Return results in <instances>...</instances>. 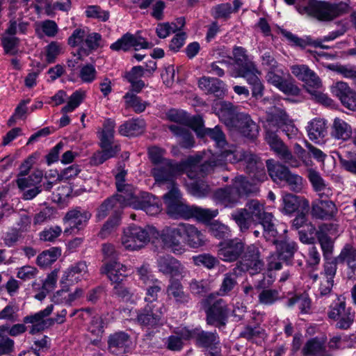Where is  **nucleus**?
<instances>
[{
  "label": "nucleus",
  "mask_w": 356,
  "mask_h": 356,
  "mask_svg": "<svg viewBox=\"0 0 356 356\" xmlns=\"http://www.w3.org/2000/svg\"><path fill=\"white\" fill-rule=\"evenodd\" d=\"M266 179L264 161L257 155L246 152V196L258 193L260 184Z\"/></svg>",
  "instance_id": "obj_7"
},
{
  "label": "nucleus",
  "mask_w": 356,
  "mask_h": 356,
  "mask_svg": "<svg viewBox=\"0 0 356 356\" xmlns=\"http://www.w3.org/2000/svg\"><path fill=\"white\" fill-rule=\"evenodd\" d=\"M53 310L54 305H49L43 310L26 316L23 318V322L26 324H31L29 332L34 334L50 327L51 320H48V316Z\"/></svg>",
  "instance_id": "obj_17"
},
{
  "label": "nucleus",
  "mask_w": 356,
  "mask_h": 356,
  "mask_svg": "<svg viewBox=\"0 0 356 356\" xmlns=\"http://www.w3.org/2000/svg\"><path fill=\"white\" fill-rule=\"evenodd\" d=\"M167 212L174 218H196L199 221L206 222L211 220L218 214V209H203L197 206H190L182 201L181 194L177 186L172 188L163 195Z\"/></svg>",
  "instance_id": "obj_2"
},
{
  "label": "nucleus",
  "mask_w": 356,
  "mask_h": 356,
  "mask_svg": "<svg viewBox=\"0 0 356 356\" xmlns=\"http://www.w3.org/2000/svg\"><path fill=\"white\" fill-rule=\"evenodd\" d=\"M165 307L163 303L146 304L137 312L136 321L142 327L154 329L162 326L165 323L163 317Z\"/></svg>",
  "instance_id": "obj_10"
},
{
  "label": "nucleus",
  "mask_w": 356,
  "mask_h": 356,
  "mask_svg": "<svg viewBox=\"0 0 356 356\" xmlns=\"http://www.w3.org/2000/svg\"><path fill=\"white\" fill-rule=\"evenodd\" d=\"M199 88L207 94H212L217 97H222L225 94V83L213 77L203 76L198 81Z\"/></svg>",
  "instance_id": "obj_31"
},
{
  "label": "nucleus",
  "mask_w": 356,
  "mask_h": 356,
  "mask_svg": "<svg viewBox=\"0 0 356 356\" xmlns=\"http://www.w3.org/2000/svg\"><path fill=\"white\" fill-rule=\"evenodd\" d=\"M154 46L152 42H149L141 36L140 32L137 31L135 34L127 33L124 34L116 42L111 44L110 48L113 51H129L134 48L136 51L143 49H150Z\"/></svg>",
  "instance_id": "obj_14"
},
{
  "label": "nucleus",
  "mask_w": 356,
  "mask_h": 356,
  "mask_svg": "<svg viewBox=\"0 0 356 356\" xmlns=\"http://www.w3.org/2000/svg\"><path fill=\"white\" fill-rule=\"evenodd\" d=\"M83 294V290L76 289L73 293H68L65 290L58 291L53 296V302L56 304L65 303L70 305L72 302L80 298Z\"/></svg>",
  "instance_id": "obj_52"
},
{
  "label": "nucleus",
  "mask_w": 356,
  "mask_h": 356,
  "mask_svg": "<svg viewBox=\"0 0 356 356\" xmlns=\"http://www.w3.org/2000/svg\"><path fill=\"white\" fill-rule=\"evenodd\" d=\"M200 156H189L180 162L167 159L163 163L153 168L151 174L157 183L168 182L170 189L172 185L177 186L174 179L179 175L186 173L188 178L193 179L204 176L212 170L214 166L213 162L205 161L200 165Z\"/></svg>",
  "instance_id": "obj_1"
},
{
  "label": "nucleus",
  "mask_w": 356,
  "mask_h": 356,
  "mask_svg": "<svg viewBox=\"0 0 356 356\" xmlns=\"http://www.w3.org/2000/svg\"><path fill=\"white\" fill-rule=\"evenodd\" d=\"M126 108H131L135 113H140L145 111L149 103L142 100L132 92H127L123 97Z\"/></svg>",
  "instance_id": "obj_47"
},
{
  "label": "nucleus",
  "mask_w": 356,
  "mask_h": 356,
  "mask_svg": "<svg viewBox=\"0 0 356 356\" xmlns=\"http://www.w3.org/2000/svg\"><path fill=\"white\" fill-rule=\"evenodd\" d=\"M316 236L321 244V247L325 260L330 259L333 250V243L330 237L323 232H317Z\"/></svg>",
  "instance_id": "obj_59"
},
{
  "label": "nucleus",
  "mask_w": 356,
  "mask_h": 356,
  "mask_svg": "<svg viewBox=\"0 0 356 356\" xmlns=\"http://www.w3.org/2000/svg\"><path fill=\"white\" fill-rule=\"evenodd\" d=\"M291 72L300 80L305 82H311L314 86L318 85L320 79L318 76L307 65H297L291 67Z\"/></svg>",
  "instance_id": "obj_44"
},
{
  "label": "nucleus",
  "mask_w": 356,
  "mask_h": 356,
  "mask_svg": "<svg viewBox=\"0 0 356 356\" xmlns=\"http://www.w3.org/2000/svg\"><path fill=\"white\" fill-rule=\"evenodd\" d=\"M145 123L138 119L126 121L119 127V133L124 136H136L143 132Z\"/></svg>",
  "instance_id": "obj_43"
},
{
  "label": "nucleus",
  "mask_w": 356,
  "mask_h": 356,
  "mask_svg": "<svg viewBox=\"0 0 356 356\" xmlns=\"http://www.w3.org/2000/svg\"><path fill=\"white\" fill-rule=\"evenodd\" d=\"M332 93L337 97L342 104L351 111H356V93L345 82L339 81L331 88Z\"/></svg>",
  "instance_id": "obj_22"
},
{
  "label": "nucleus",
  "mask_w": 356,
  "mask_h": 356,
  "mask_svg": "<svg viewBox=\"0 0 356 356\" xmlns=\"http://www.w3.org/2000/svg\"><path fill=\"white\" fill-rule=\"evenodd\" d=\"M85 92L82 90H76L69 97L67 104L63 107L61 111L63 113L72 112L83 102L85 98Z\"/></svg>",
  "instance_id": "obj_58"
},
{
  "label": "nucleus",
  "mask_w": 356,
  "mask_h": 356,
  "mask_svg": "<svg viewBox=\"0 0 356 356\" xmlns=\"http://www.w3.org/2000/svg\"><path fill=\"white\" fill-rule=\"evenodd\" d=\"M218 255L226 262L236 261L243 253L245 244L238 238L226 239L219 243Z\"/></svg>",
  "instance_id": "obj_15"
},
{
  "label": "nucleus",
  "mask_w": 356,
  "mask_h": 356,
  "mask_svg": "<svg viewBox=\"0 0 356 356\" xmlns=\"http://www.w3.org/2000/svg\"><path fill=\"white\" fill-rule=\"evenodd\" d=\"M337 260L340 264H346L349 279L356 280V248L350 244H346L337 257Z\"/></svg>",
  "instance_id": "obj_28"
},
{
  "label": "nucleus",
  "mask_w": 356,
  "mask_h": 356,
  "mask_svg": "<svg viewBox=\"0 0 356 356\" xmlns=\"http://www.w3.org/2000/svg\"><path fill=\"white\" fill-rule=\"evenodd\" d=\"M233 3V8L228 3H222L216 6L214 10V17L218 19H227L229 17L231 13L237 11L243 4V3L239 0H234Z\"/></svg>",
  "instance_id": "obj_55"
},
{
  "label": "nucleus",
  "mask_w": 356,
  "mask_h": 356,
  "mask_svg": "<svg viewBox=\"0 0 356 356\" xmlns=\"http://www.w3.org/2000/svg\"><path fill=\"white\" fill-rule=\"evenodd\" d=\"M309 202L296 195L286 193L282 195V213L286 215H291L293 213L308 211Z\"/></svg>",
  "instance_id": "obj_25"
},
{
  "label": "nucleus",
  "mask_w": 356,
  "mask_h": 356,
  "mask_svg": "<svg viewBox=\"0 0 356 356\" xmlns=\"http://www.w3.org/2000/svg\"><path fill=\"white\" fill-rule=\"evenodd\" d=\"M209 229L211 235L218 239L225 238L230 236L231 231L229 227L218 221L211 222Z\"/></svg>",
  "instance_id": "obj_62"
},
{
  "label": "nucleus",
  "mask_w": 356,
  "mask_h": 356,
  "mask_svg": "<svg viewBox=\"0 0 356 356\" xmlns=\"http://www.w3.org/2000/svg\"><path fill=\"white\" fill-rule=\"evenodd\" d=\"M281 32L282 34L288 40V41L294 46L305 48L307 45H312L315 47H320L323 49L329 48L328 46L322 44L323 42L334 40L343 33L340 31H335L330 32L327 35L324 36L321 39L314 40L309 37H307L306 38H299L286 30H282Z\"/></svg>",
  "instance_id": "obj_16"
},
{
  "label": "nucleus",
  "mask_w": 356,
  "mask_h": 356,
  "mask_svg": "<svg viewBox=\"0 0 356 356\" xmlns=\"http://www.w3.org/2000/svg\"><path fill=\"white\" fill-rule=\"evenodd\" d=\"M90 218L91 213L81 207H76L69 211L66 213L64 220L68 223L70 228L65 229L64 232L67 234L71 233L74 229L79 231L83 229Z\"/></svg>",
  "instance_id": "obj_18"
},
{
  "label": "nucleus",
  "mask_w": 356,
  "mask_h": 356,
  "mask_svg": "<svg viewBox=\"0 0 356 356\" xmlns=\"http://www.w3.org/2000/svg\"><path fill=\"white\" fill-rule=\"evenodd\" d=\"M42 177V172L41 170H35L28 177H18L16 180V183L19 189L25 190L29 188L41 185Z\"/></svg>",
  "instance_id": "obj_50"
},
{
  "label": "nucleus",
  "mask_w": 356,
  "mask_h": 356,
  "mask_svg": "<svg viewBox=\"0 0 356 356\" xmlns=\"http://www.w3.org/2000/svg\"><path fill=\"white\" fill-rule=\"evenodd\" d=\"M246 272L251 275L259 273L264 266V263L259 258V251L254 245L246 248Z\"/></svg>",
  "instance_id": "obj_36"
},
{
  "label": "nucleus",
  "mask_w": 356,
  "mask_h": 356,
  "mask_svg": "<svg viewBox=\"0 0 356 356\" xmlns=\"http://www.w3.org/2000/svg\"><path fill=\"white\" fill-rule=\"evenodd\" d=\"M97 74V72L93 65L86 64L80 68L79 77L82 82L90 83L96 79Z\"/></svg>",
  "instance_id": "obj_64"
},
{
  "label": "nucleus",
  "mask_w": 356,
  "mask_h": 356,
  "mask_svg": "<svg viewBox=\"0 0 356 356\" xmlns=\"http://www.w3.org/2000/svg\"><path fill=\"white\" fill-rule=\"evenodd\" d=\"M162 282L156 279L151 282V284L146 285L145 302L146 304L156 303L159 297V294L162 290Z\"/></svg>",
  "instance_id": "obj_56"
},
{
  "label": "nucleus",
  "mask_w": 356,
  "mask_h": 356,
  "mask_svg": "<svg viewBox=\"0 0 356 356\" xmlns=\"http://www.w3.org/2000/svg\"><path fill=\"white\" fill-rule=\"evenodd\" d=\"M88 271L85 261H79L70 266L63 273L61 282L72 284L80 281Z\"/></svg>",
  "instance_id": "obj_37"
},
{
  "label": "nucleus",
  "mask_w": 356,
  "mask_h": 356,
  "mask_svg": "<svg viewBox=\"0 0 356 356\" xmlns=\"http://www.w3.org/2000/svg\"><path fill=\"white\" fill-rule=\"evenodd\" d=\"M116 188L120 194H115L113 196H117L118 200L124 207L133 204L136 195H134V187L132 185L122 184V187H116Z\"/></svg>",
  "instance_id": "obj_53"
},
{
  "label": "nucleus",
  "mask_w": 356,
  "mask_h": 356,
  "mask_svg": "<svg viewBox=\"0 0 356 356\" xmlns=\"http://www.w3.org/2000/svg\"><path fill=\"white\" fill-rule=\"evenodd\" d=\"M215 109L219 118L231 129L241 133L245 129V115L238 111V107L227 102L216 104Z\"/></svg>",
  "instance_id": "obj_12"
},
{
  "label": "nucleus",
  "mask_w": 356,
  "mask_h": 356,
  "mask_svg": "<svg viewBox=\"0 0 356 356\" xmlns=\"http://www.w3.org/2000/svg\"><path fill=\"white\" fill-rule=\"evenodd\" d=\"M352 128L350 124L340 118H335L332 127L331 135L337 140H348L352 136Z\"/></svg>",
  "instance_id": "obj_42"
},
{
  "label": "nucleus",
  "mask_w": 356,
  "mask_h": 356,
  "mask_svg": "<svg viewBox=\"0 0 356 356\" xmlns=\"http://www.w3.org/2000/svg\"><path fill=\"white\" fill-rule=\"evenodd\" d=\"M129 335L124 332H117L108 337V348L115 355H121L126 352L129 346Z\"/></svg>",
  "instance_id": "obj_32"
},
{
  "label": "nucleus",
  "mask_w": 356,
  "mask_h": 356,
  "mask_svg": "<svg viewBox=\"0 0 356 356\" xmlns=\"http://www.w3.org/2000/svg\"><path fill=\"white\" fill-rule=\"evenodd\" d=\"M159 271L165 275H169L171 279L182 276L185 268L181 263L170 255L161 256L157 259Z\"/></svg>",
  "instance_id": "obj_19"
},
{
  "label": "nucleus",
  "mask_w": 356,
  "mask_h": 356,
  "mask_svg": "<svg viewBox=\"0 0 356 356\" xmlns=\"http://www.w3.org/2000/svg\"><path fill=\"white\" fill-rule=\"evenodd\" d=\"M61 255V249L58 247H53L43 251L37 257V264L41 267H46L56 261Z\"/></svg>",
  "instance_id": "obj_54"
},
{
  "label": "nucleus",
  "mask_w": 356,
  "mask_h": 356,
  "mask_svg": "<svg viewBox=\"0 0 356 356\" xmlns=\"http://www.w3.org/2000/svg\"><path fill=\"white\" fill-rule=\"evenodd\" d=\"M102 35L97 33H91L86 35L83 45H81L79 50V55H89L92 51L100 47Z\"/></svg>",
  "instance_id": "obj_48"
},
{
  "label": "nucleus",
  "mask_w": 356,
  "mask_h": 356,
  "mask_svg": "<svg viewBox=\"0 0 356 356\" xmlns=\"http://www.w3.org/2000/svg\"><path fill=\"white\" fill-rule=\"evenodd\" d=\"M266 79L268 83L277 88L280 91L286 95H298L299 88L290 79L282 77L279 73L270 70Z\"/></svg>",
  "instance_id": "obj_29"
},
{
  "label": "nucleus",
  "mask_w": 356,
  "mask_h": 356,
  "mask_svg": "<svg viewBox=\"0 0 356 356\" xmlns=\"http://www.w3.org/2000/svg\"><path fill=\"white\" fill-rule=\"evenodd\" d=\"M327 317L337 321L335 327L340 330H348L353 325L355 319V312L350 307H346V298L343 296H337L330 305Z\"/></svg>",
  "instance_id": "obj_8"
},
{
  "label": "nucleus",
  "mask_w": 356,
  "mask_h": 356,
  "mask_svg": "<svg viewBox=\"0 0 356 356\" xmlns=\"http://www.w3.org/2000/svg\"><path fill=\"white\" fill-rule=\"evenodd\" d=\"M1 44L6 54L14 56L18 52L19 39L15 36H3Z\"/></svg>",
  "instance_id": "obj_61"
},
{
  "label": "nucleus",
  "mask_w": 356,
  "mask_h": 356,
  "mask_svg": "<svg viewBox=\"0 0 356 356\" xmlns=\"http://www.w3.org/2000/svg\"><path fill=\"white\" fill-rule=\"evenodd\" d=\"M184 236L186 243L191 248H198L206 243L205 236L193 225L184 223Z\"/></svg>",
  "instance_id": "obj_34"
},
{
  "label": "nucleus",
  "mask_w": 356,
  "mask_h": 356,
  "mask_svg": "<svg viewBox=\"0 0 356 356\" xmlns=\"http://www.w3.org/2000/svg\"><path fill=\"white\" fill-rule=\"evenodd\" d=\"M276 219L270 213L264 211L263 205L257 200L246 202V229L251 224H260L266 240H273L277 234Z\"/></svg>",
  "instance_id": "obj_5"
},
{
  "label": "nucleus",
  "mask_w": 356,
  "mask_h": 356,
  "mask_svg": "<svg viewBox=\"0 0 356 356\" xmlns=\"http://www.w3.org/2000/svg\"><path fill=\"white\" fill-rule=\"evenodd\" d=\"M102 149V151L95 153L92 157V162L95 165H101L106 160L115 156L120 151V147L117 145H111Z\"/></svg>",
  "instance_id": "obj_49"
},
{
  "label": "nucleus",
  "mask_w": 356,
  "mask_h": 356,
  "mask_svg": "<svg viewBox=\"0 0 356 356\" xmlns=\"http://www.w3.org/2000/svg\"><path fill=\"white\" fill-rule=\"evenodd\" d=\"M232 62L229 67L230 74L234 77H245V50L241 47H235L233 49Z\"/></svg>",
  "instance_id": "obj_39"
},
{
  "label": "nucleus",
  "mask_w": 356,
  "mask_h": 356,
  "mask_svg": "<svg viewBox=\"0 0 356 356\" xmlns=\"http://www.w3.org/2000/svg\"><path fill=\"white\" fill-rule=\"evenodd\" d=\"M161 238L164 245L173 253L180 254L184 252L185 245L181 241L184 238V223L164 227L161 232Z\"/></svg>",
  "instance_id": "obj_13"
},
{
  "label": "nucleus",
  "mask_w": 356,
  "mask_h": 356,
  "mask_svg": "<svg viewBox=\"0 0 356 356\" xmlns=\"http://www.w3.org/2000/svg\"><path fill=\"white\" fill-rule=\"evenodd\" d=\"M245 193V177H236L232 186L218 188L213 195L214 201L225 207H233L238 202Z\"/></svg>",
  "instance_id": "obj_11"
},
{
  "label": "nucleus",
  "mask_w": 356,
  "mask_h": 356,
  "mask_svg": "<svg viewBox=\"0 0 356 356\" xmlns=\"http://www.w3.org/2000/svg\"><path fill=\"white\" fill-rule=\"evenodd\" d=\"M168 129L175 136L179 137V143L181 147L189 149L194 146V138L188 127L171 124L168 127Z\"/></svg>",
  "instance_id": "obj_41"
},
{
  "label": "nucleus",
  "mask_w": 356,
  "mask_h": 356,
  "mask_svg": "<svg viewBox=\"0 0 356 356\" xmlns=\"http://www.w3.org/2000/svg\"><path fill=\"white\" fill-rule=\"evenodd\" d=\"M113 284L123 282L128 275V268L124 264L115 261L108 262L102 268Z\"/></svg>",
  "instance_id": "obj_30"
},
{
  "label": "nucleus",
  "mask_w": 356,
  "mask_h": 356,
  "mask_svg": "<svg viewBox=\"0 0 356 356\" xmlns=\"http://www.w3.org/2000/svg\"><path fill=\"white\" fill-rule=\"evenodd\" d=\"M337 213L335 204L327 200H316L312 204V215L318 219L330 220Z\"/></svg>",
  "instance_id": "obj_26"
},
{
  "label": "nucleus",
  "mask_w": 356,
  "mask_h": 356,
  "mask_svg": "<svg viewBox=\"0 0 356 356\" xmlns=\"http://www.w3.org/2000/svg\"><path fill=\"white\" fill-rule=\"evenodd\" d=\"M273 240H266L267 241L275 245L276 253L281 257L282 261L289 264L293 258L295 252L298 250V246L296 242L290 240H279L278 231Z\"/></svg>",
  "instance_id": "obj_27"
},
{
  "label": "nucleus",
  "mask_w": 356,
  "mask_h": 356,
  "mask_svg": "<svg viewBox=\"0 0 356 356\" xmlns=\"http://www.w3.org/2000/svg\"><path fill=\"white\" fill-rule=\"evenodd\" d=\"M339 160L345 170L356 175V152H346L339 156Z\"/></svg>",
  "instance_id": "obj_57"
},
{
  "label": "nucleus",
  "mask_w": 356,
  "mask_h": 356,
  "mask_svg": "<svg viewBox=\"0 0 356 356\" xmlns=\"http://www.w3.org/2000/svg\"><path fill=\"white\" fill-rule=\"evenodd\" d=\"M325 337H315L308 339L303 346L302 356H333L326 348Z\"/></svg>",
  "instance_id": "obj_23"
},
{
  "label": "nucleus",
  "mask_w": 356,
  "mask_h": 356,
  "mask_svg": "<svg viewBox=\"0 0 356 356\" xmlns=\"http://www.w3.org/2000/svg\"><path fill=\"white\" fill-rule=\"evenodd\" d=\"M129 207L143 210L149 216L156 215L161 210L158 199L149 193H143L140 197L136 196Z\"/></svg>",
  "instance_id": "obj_21"
},
{
  "label": "nucleus",
  "mask_w": 356,
  "mask_h": 356,
  "mask_svg": "<svg viewBox=\"0 0 356 356\" xmlns=\"http://www.w3.org/2000/svg\"><path fill=\"white\" fill-rule=\"evenodd\" d=\"M287 121V114L283 110H278L271 115L265 124V140L270 149L277 156L289 165L296 168L300 165V161L292 154V152L278 136L277 132Z\"/></svg>",
  "instance_id": "obj_3"
},
{
  "label": "nucleus",
  "mask_w": 356,
  "mask_h": 356,
  "mask_svg": "<svg viewBox=\"0 0 356 356\" xmlns=\"http://www.w3.org/2000/svg\"><path fill=\"white\" fill-rule=\"evenodd\" d=\"M243 267L242 263L236 264V266L233 269L231 273H227L222 280V284L218 292V296H224L227 295L236 285V277L241 275L243 272Z\"/></svg>",
  "instance_id": "obj_40"
},
{
  "label": "nucleus",
  "mask_w": 356,
  "mask_h": 356,
  "mask_svg": "<svg viewBox=\"0 0 356 356\" xmlns=\"http://www.w3.org/2000/svg\"><path fill=\"white\" fill-rule=\"evenodd\" d=\"M152 228L141 227L131 225L124 229L121 237V244L125 250L134 251L142 248L150 239Z\"/></svg>",
  "instance_id": "obj_9"
},
{
  "label": "nucleus",
  "mask_w": 356,
  "mask_h": 356,
  "mask_svg": "<svg viewBox=\"0 0 356 356\" xmlns=\"http://www.w3.org/2000/svg\"><path fill=\"white\" fill-rule=\"evenodd\" d=\"M115 126V123L114 120L111 119H107L104 121L103 129L99 136L101 147L112 145L114 138Z\"/></svg>",
  "instance_id": "obj_51"
},
{
  "label": "nucleus",
  "mask_w": 356,
  "mask_h": 356,
  "mask_svg": "<svg viewBox=\"0 0 356 356\" xmlns=\"http://www.w3.org/2000/svg\"><path fill=\"white\" fill-rule=\"evenodd\" d=\"M117 196H111L106 198L97 209L96 218L99 220L104 219L110 211H113V216H120L124 207L116 197Z\"/></svg>",
  "instance_id": "obj_35"
},
{
  "label": "nucleus",
  "mask_w": 356,
  "mask_h": 356,
  "mask_svg": "<svg viewBox=\"0 0 356 356\" xmlns=\"http://www.w3.org/2000/svg\"><path fill=\"white\" fill-rule=\"evenodd\" d=\"M195 334V341L198 346L212 348L219 343V337L216 332H206L197 328Z\"/></svg>",
  "instance_id": "obj_45"
},
{
  "label": "nucleus",
  "mask_w": 356,
  "mask_h": 356,
  "mask_svg": "<svg viewBox=\"0 0 356 356\" xmlns=\"http://www.w3.org/2000/svg\"><path fill=\"white\" fill-rule=\"evenodd\" d=\"M307 131L309 138L315 143H321L323 141L327 134L326 121L321 118H314L307 126Z\"/></svg>",
  "instance_id": "obj_33"
},
{
  "label": "nucleus",
  "mask_w": 356,
  "mask_h": 356,
  "mask_svg": "<svg viewBox=\"0 0 356 356\" xmlns=\"http://www.w3.org/2000/svg\"><path fill=\"white\" fill-rule=\"evenodd\" d=\"M246 80L250 86L252 96L255 99L261 98L263 95L264 86L259 78L260 72L256 68L255 65L246 57Z\"/></svg>",
  "instance_id": "obj_24"
},
{
  "label": "nucleus",
  "mask_w": 356,
  "mask_h": 356,
  "mask_svg": "<svg viewBox=\"0 0 356 356\" xmlns=\"http://www.w3.org/2000/svg\"><path fill=\"white\" fill-rule=\"evenodd\" d=\"M269 176L275 182L285 181L291 171L285 165L279 163H273L270 160L266 161Z\"/></svg>",
  "instance_id": "obj_46"
},
{
  "label": "nucleus",
  "mask_w": 356,
  "mask_h": 356,
  "mask_svg": "<svg viewBox=\"0 0 356 356\" xmlns=\"http://www.w3.org/2000/svg\"><path fill=\"white\" fill-rule=\"evenodd\" d=\"M308 179L315 192L321 198L329 197L332 195V188L325 183L320 173L313 169L308 171Z\"/></svg>",
  "instance_id": "obj_38"
},
{
  "label": "nucleus",
  "mask_w": 356,
  "mask_h": 356,
  "mask_svg": "<svg viewBox=\"0 0 356 356\" xmlns=\"http://www.w3.org/2000/svg\"><path fill=\"white\" fill-rule=\"evenodd\" d=\"M349 3L345 1L330 2L318 0H302L297 6L302 15H307L320 21L329 22L349 11Z\"/></svg>",
  "instance_id": "obj_4"
},
{
  "label": "nucleus",
  "mask_w": 356,
  "mask_h": 356,
  "mask_svg": "<svg viewBox=\"0 0 356 356\" xmlns=\"http://www.w3.org/2000/svg\"><path fill=\"white\" fill-rule=\"evenodd\" d=\"M202 305L206 313V321L209 325L218 328L226 325L229 315V309L225 300L218 294L210 293L202 300Z\"/></svg>",
  "instance_id": "obj_6"
},
{
  "label": "nucleus",
  "mask_w": 356,
  "mask_h": 356,
  "mask_svg": "<svg viewBox=\"0 0 356 356\" xmlns=\"http://www.w3.org/2000/svg\"><path fill=\"white\" fill-rule=\"evenodd\" d=\"M166 296L168 300L172 301L178 307L186 306L191 301L190 294L184 291V287L180 281L170 279L166 288Z\"/></svg>",
  "instance_id": "obj_20"
},
{
  "label": "nucleus",
  "mask_w": 356,
  "mask_h": 356,
  "mask_svg": "<svg viewBox=\"0 0 356 356\" xmlns=\"http://www.w3.org/2000/svg\"><path fill=\"white\" fill-rule=\"evenodd\" d=\"M195 266H202L208 269L213 268L218 264V259L209 254H200L192 257Z\"/></svg>",
  "instance_id": "obj_63"
},
{
  "label": "nucleus",
  "mask_w": 356,
  "mask_h": 356,
  "mask_svg": "<svg viewBox=\"0 0 356 356\" xmlns=\"http://www.w3.org/2000/svg\"><path fill=\"white\" fill-rule=\"evenodd\" d=\"M14 345V341L6 335V330L3 327H0V355L13 353Z\"/></svg>",
  "instance_id": "obj_60"
}]
</instances>
